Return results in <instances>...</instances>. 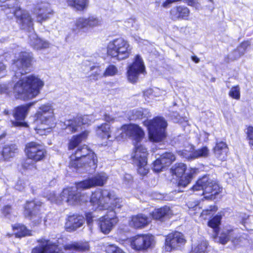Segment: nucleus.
<instances>
[{
    "label": "nucleus",
    "mask_w": 253,
    "mask_h": 253,
    "mask_svg": "<svg viewBox=\"0 0 253 253\" xmlns=\"http://www.w3.org/2000/svg\"><path fill=\"white\" fill-rule=\"evenodd\" d=\"M210 150L208 147L205 146L199 149L192 153V157L197 158L199 157H206L209 156Z\"/></svg>",
    "instance_id": "58836bf2"
},
{
    "label": "nucleus",
    "mask_w": 253,
    "mask_h": 253,
    "mask_svg": "<svg viewBox=\"0 0 253 253\" xmlns=\"http://www.w3.org/2000/svg\"><path fill=\"white\" fill-rule=\"evenodd\" d=\"M242 235L237 229L225 228L221 233L219 237V242L225 244L229 241L234 244H238L242 241Z\"/></svg>",
    "instance_id": "5701e85b"
},
{
    "label": "nucleus",
    "mask_w": 253,
    "mask_h": 253,
    "mask_svg": "<svg viewBox=\"0 0 253 253\" xmlns=\"http://www.w3.org/2000/svg\"><path fill=\"white\" fill-rule=\"evenodd\" d=\"M2 3L0 5L2 9L4 10L7 8L10 9V12L15 15L21 27L26 29L30 32L33 30V21L29 14L26 11L21 10L18 6V0H1Z\"/></svg>",
    "instance_id": "0eeeda50"
},
{
    "label": "nucleus",
    "mask_w": 253,
    "mask_h": 253,
    "mask_svg": "<svg viewBox=\"0 0 253 253\" xmlns=\"http://www.w3.org/2000/svg\"><path fill=\"white\" fill-rule=\"evenodd\" d=\"M145 72V66L142 58L137 55L134 62L131 64L127 70V79L131 83H135L138 79L139 75Z\"/></svg>",
    "instance_id": "6ab92c4d"
},
{
    "label": "nucleus",
    "mask_w": 253,
    "mask_h": 253,
    "mask_svg": "<svg viewBox=\"0 0 253 253\" xmlns=\"http://www.w3.org/2000/svg\"><path fill=\"white\" fill-rule=\"evenodd\" d=\"M191 58H192V60L194 62H195V63H199V61H200V59H199V58L198 57L196 56H192V57H191Z\"/></svg>",
    "instance_id": "e2e57ef3"
},
{
    "label": "nucleus",
    "mask_w": 253,
    "mask_h": 253,
    "mask_svg": "<svg viewBox=\"0 0 253 253\" xmlns=\"http://www.w3.org/2000/svg\"><path fill=\"white\" fill-rule=\"evenodd\" d=\"M175 159L174 155L171 153H166L161 156L153 163V170L160 172L165 167L169 166Z\"/></svg>",
    "instance_id": "b1692460"
},
{
    "label": "nucleus",
    "mask_w": 253,
    "mask_h": 253,
    "mask_svg": "<svg viewBox=\"0 0 253 253\" xmlns=\"http://www.w3.org/2000/svg\"><path fill=\"white\" fill-rule=\"evenodd\" d=\"M131 50L132 47L129 42L122 38L110 41L107 47L108 55L118 60H122L129 57Z\"/></svg>",
    "instance_id": "1a4fd4ad"
},
{
    "label": "nucleus",
    "mask_w": 253,
    "mask_h": 253,
    "mask_svg": "<svg viewBox=\"0 0 253 253\" xmlns=\"http://www.w3.org/2000/svg\"><path fill=\"white\" fill-rule=\"evenodd\" d=\"M126 24H131L132 27H133L134 26V24H135V22L134 20L133 19H129L126 23Z\"/></svg>",
    "instance_id": "0e129e2a"
},
{
    "label": "nucleus",
    "mask_w": 253,
    "mask_h": 253,
    "mask_svg": "<svg viewBox=\"0 0 253 253\" xmlns=\"http://www.w3.org/2000/svg\"><path fill=\"white\" fill-rule=\"evenodd\" d=\"M239 53V51H238V49H236L235 50H234L232 54H233V57H231V59H237L238 58H236V56H237V55Z\"/></svg>",
    "instance_id": "680f3d73"
},
{
    "label": "nucleus",
    "mask_w": 253,
    "mask_h": 253,
    "mask_svg": "<svg viewBox=\"0 0 253 253\" xmlns=\"http://www.w3.org/2000/svg\"><path fill=\"white\" fill-rule=\"evenodd\" d=\"M154 93V91L153 89H148L144 92V95L145 97H147L148 98H151L153 96H155V95L153 94Z\"/></svg>",
    "instance_id": "603ef678"
},
{
    "label": "nucleus",
    "mask_w": 253,
    "mask_h": 253,
    "mask_svg": "<svg viewBox=\"0 0 253 253\" xmlns=\"http://www.w3.org/2000/svg\"><path fill=\"white\" fill-rule=\"evenodd\" d=\"M44 85V82L37 76L29 75L23 77L13 86L15 97L24 100L38 96Z\"/></svg>",
    "instance_id": "7ed1b4c3"
},
{
    "label": "nucleus",
    "mask_w": 253,
    "mask_h": 253,
    "mask_svg": "<svg viewBox=\"0 0 253 253\" xmlns=\"http://www.w3.org/2000/svg\"><path fill=\"white\" fill-rule=\"evenodd\" d=\"M91 75L93 76V79L97 80L98 78L103 77L101 67L99 66H95L90 67Z\"/></svg>",
    "instance_id": "79ce46f5"
},
{
    "label": "nucleus",
    "mask_w": 253,
    "mask_h": 253,
    "mask_svg": "<svg viewBox=\"0 0 253 253\" xmlns=\"http://www.w3.org/2000/svg\"><path fill=\"white\" fill-rule=\"evenodd\" d=\"M32 54L21 52L13 61L11 65L12 70L15 72V76L19 77L27 73L28 68L31 65Z\"/></svg>",
    "instance_id": "ddd939ff"
},
{
    "label": "nucleus",
    "mask_w": 253,
    "mask_h": 253,
    "mask_svg": "<svg viewBox=\"0 0 253 253\" xmlns=\"http://www.w3.org/2000/svg\"><path fill=\"white\" fill-rule=\"evenodd\" d=\"M201 137H203L204 141H207L208 139L209 134L204 131L201 134Z\"/></svg>",
    "instance_id": "052dcab7"
},
{
    "label": "nucleus",
    "mask_w": 253,
    "mask_h": 253,
    "mask_svg": "<svg viewBox=\"0 0 253 253\" xmlns=\"http://www.w3.org/2000/svg\"><path fill=\"white\" fill-rule=\"evenodd\" d=\"M144 132L142 128L138 125L129 124L124 125L118 128L114 136L118 141H121L127 136L135 140L136 144H138L144 137Z\"/></svg>",
    "instance_id": "9b49d317"
},
{
    "label": "nucleus",
    "mask_w": 253,
    "mask_h": 253,
    "mask_svg": "<svg viewBox=\"0 0 253 253\" xmlns=\"http://www.w3.org/2000/svg\"><path fill=\"white\" fill-rule=\"evenodd\" d=\"M118 73V68L114 65H109L103 73L102 76L104 77H113Z\"/></svg>",
    "instance_id": "ea45409f"
},
{
    "label": "nucleus",
    "mask_w": 253,
    "mask_h": 253,
    "mask_svg": "<svg viewBox=\"0 0 253 253\" xmlns=\"http://www.w3.org/2000/svg\"><path fill=\"white\" fill-rule=\"evenodd\" d=\"M189 5L195 6L197 4V0H184Z\"/></svg>",
    "instance_id": "13d9d810"
},
{
    "label": "nucleus",
    "mask_w": 253,
    "mask_h": 253,
    "mask_svg": "<svg viewBox=\"0 0 253 253\" xmlns=\"http://www.w3.org/2000/svg\"><path fill=\"white\" fill-rule=\"evenodd\" d=\"M88 2V0H67L69 5L79 11L85 9L87 6Z\"/></svg>",
    "instance_id": "c9c22d12"
},
{
    "label": "nucleus",
    "mask_w": 253,
    "mask_h": 253,
    "mask_svg": "<svg viewBox=\"0 0 253 253\" xmlns=\"http://www.w3.org/2000/svg\"><path fill=\"white\" fill-rule=\"evenodd\" d=\"M250 42L248 41L243 42L241 44L237 47L239 53L236 56V58H239L243 55L247 47L250 45Z\"/></svg>",
    "instance_id": "c03bdc74"
},
{
    "label": "nucleus",
    "mask_w": 253,
    "mask_h": 253,
    "mask_svg": "<svg viewBox=\"0 0 253 253\" xmlns=\"http://www.w3.org/2000/svg\"><path fill=\"white\" fill-rule=\"evenodd\" d=\"M11 211V208L10 206H6L4 207L3 209V213L5 215H7L8 214L10 213Z\"/></svg>",
    "instance_id": "6e6d98bb"
},
{
    "label": "nucleus",
    "mask_w": 253,
    "mask_h": 253,
    "mask_svg": "<svg viewBox=\"0 0 253 253\" xmlns=\"http://www.w3.org/2000/svg\"><path fill=\"white\" fill-rule=\"evenodd\" d=\"M85 216L87 223L89 225H90L92 223L93 221L95 220V219H94L95 216L91 212L86 213Z\"/></svg>",
    "instance_id": "8fccbe9b"
},
{
    "label": "nucleus",
    "mask_w": 253,
    "mask_h": 253,
    "mask_svg": "<svg viewBox=\"0 0 253 253\" xmlns=\"http://www.w3.org/2000/svg\"><path fill=\"white\" fill-rule=\"evenodd\" d=\"M33 104L34 103H29L19 106L15 109L13 114L15 120L11 121L12 126L15 127H27L28 126L27 124L23 121L27 115L29 109Z\"/></svg>",
    "instance_id": "412c9836"
},
{
    "label": "nucleus",
    "mask_w": 253,
    "mask_h": 253,
    "mask_svg": "<svg viewBox=\"0 0 253 253\" xmlns=\"http://www.w3.org/2000/svg\"><path fill=\"white\" fill-rule=\"evenodd\" d=\"M88 133V131H84L79 135H74L69 141L68 144L69 149L72 150L78 146L80 143L86 139Z\"/></svg>",
    "instance_id": "2f4dec72"
},
{
    "label": "nucleus",
    "mask_w": 253,
    "mask_h": 253,
    "mask_svg": "<svg viewBox=\"0 0 253 253\" xmlns=\"http://www.w3.org/2000/svg\"><path fill=\"white\" fill-rule=\"evenodd\" d=\"M189 9L184 6L173 7L170 10V16L173 20L179 19H187L189 15Z\"/></svg>",
    "instance_id": "a878e982"
},
{
    "label": "nucleus",
    "mask_w": 253,
    "mask_h": 253,
    "mask_svg": "<svg viewBox=\"0 0 253 253\" xmlns=\"http://www.w3.org/2000/svg\"><path fill=\"white\" fill-rule=\"evenodd\" d=\"M132 177L130 174H126L124 176V181L126 184H128L131 182Z\"/></svg>",
    "instance_id": "3c124183"
},
{
    "label": "nucleus",
    "mask_w": 253,
    "mask_h": 253,
    "mask_svg": "<svg viewBox=\"0 0 253 253\" xmlns=\"http://www.w3.org/2000/svg\"><path fill=\"white\" fill-rule=\"evenodd\" d=\"M29 38L30 44L35 49H42L49 46V43L47 41L39 38L35 33H32L29 36Z\"/></svg>",
    "instance_id": "cd10ccee"
},
{
    "label": "nucleus",
    "mask_w": 253,
    "mask_h": 253,
    "mask_svg": "<svg viewBox=\"0 0 253 253\" xmlns=\"http://www.w3.org/2000/svg\"><path fill=\"white\" fill-rule=\"evenodd\" d=\"M25 151L28 158L23 163L22 167L35 173L37 170L36 163L45 157L46 151L42 145L31 142L26 144Z\"/></svg>",
    "instance_id": "423d86ee"
},
{
    "label": "nucleus",
    "mask_w": 253,
    "mask_h": 253,
    "mask_svg": "<svg viewBox=\"0 0 253 253\" xmlns=\"http://www.w3.org/2000/svg\"><path fill=\"white\" fill-rule=\"evenodd\" d=\"M181 0H166L163 3V6L164 7H168L171 3L177 1H181Z\"/></svg>",
    "instance_id": "864d4df0"
},
{
    "label": "nucleus",
    "mask_w": 253,
    "mask_h": 253,
    "mask_svg": "<svg viewBox=\"0 0 253 253\" xmlns=\"http://www.w3.org/2000/svg\"><path fill=\"white\" fill-rule=\"evenodd\" d=\"M110 129V126L107 124H104L97 127L96 134L100 138L103 139H116L114 138L115 135L113 136L111 135Z\"/></svg>",
    "instance_id": "7c9ffc66"
},
{
    "label": "nucleus",
    "mask_w": 253,
    "mask_h": 253,
    "mask_svg": "<svg viewBox=\"0 0 253 253\" xmlns=\"http://www.w3.org/2000/svg\"><path fill=\"white\" fill-rule=\"evenodd\" d=\"M194 191L202 190V194L206 199H212L220 192V187L215 181L209 178L207 176L199 179L192 187Z\"/></svg>",
    "instance_id": "9d476101"
},
{
    "label": "nucleus",
    "mask_w": 253,
    "mask_h": 253,
    "mask_svg": "<svg viewBox=\"0 0 253 253\" xmlns=\"http://www.w3.org/2000/svg\"><path fill=\"white\" fill-rule=\"evenodd\" d=\"M26 186V181L23 179H19L15 185V188L19 191H22Z\"/></svg>",
    "instance_id": "49530a36"
},
{
    "label": "nucleus",
    "mask_w": 253,
    "mask_h": 253,
    "mask_svg": "<svg viewBox=\"0 0 253 253\" xmlns=\"http://www.w3.org/2000/svg\"><path fill=\"white\" fill-rule=\"evenodd\" d=\"M154 242L153 236L149 235H136L130 239V246L136 251L146 250Z\"/></svg>",
    "instance_id": "aec40b11"
},
{
    "label": "nucleus",
    "mask_w": 253,
    "mask_h": 253,
    "mask_svg": "<svg viewBox=\"0 0 253 253\" xmlns=\"http://www.w3.org/2000/svg\"><path fill=\"white\" fill-rule=\"evenodd\" d=\"M186 166L183 163L176 164L172 166L171 169V172L173 174H175L178 177H181L179 181L178 185L179 186L185 187L190 182L193 177L194 174L196 173V169H191L189 170V172H187L186 176L182 177L183 174L186 171Z\"/></svg>",
    "instance_id": "f3484780"
},
{
    "label": "nucleus",
    "mask_w": 253,
    "mask_h": 253,
    "mask_svg": "<svg viewBox=\"0 0 253 253\" xmlns=\"http://www.w3.org/2000/svg\"><path fill=\"white\" fill-rule=\"evenodd\" d=\"M172 214V211L167 206L155 209L151 213L153 218L159 220H162L164 218H169Z\"/></svg>",
    "instance_id": "c756f323"
},
{
    "label": "nucleus",
    "mask_w": 253,
    "mask_h": 253,
    "mask_svg": "<svg viewBox=\"0 0 253 253\" xmlns=\"http://www.w3.org/2000/svg\"><path fill=\"white\" fill-rule=\"evenodd\" d=\"M16 237H21L32 235L31 231L28 230L24 225H17L13 227Z\"/></svg>",
    "instance_id": "e433bc0d"
},
{
    "label": "nucleus",
    "mask_w": 253,
    "mask_h": 253,
    "mask_svg": "<svg viewBox=\"0 0 253 253\" xmlns=\"http://www.w3.org/2000/svg\"><path fill=\"white\" fill-rule=\"evenodd\" d=\"M6 66L2 62H0V74L4 73L6 71Z\"/></svg>",
    "instance_id": "4d7b16f0"
},
{
    "label": "nucleus",
    "mask_w": 253,
    "mask_h": 253,
    "mask_svg": "<svg viewBox=\"0 0 253 253\" xmlns=\"http://www.w3.org/2000/svg\"><path fill=\"white\" fill-rule=\"evenodd\" d=\"M108 178L107 174L104 172L96 173L90 178L78 182L76 187H69L64 189L61 193L57 196L54 192L46 196L51 202L60 204L65 201L69 205L81 204L87 202L89 196L84 193H81L80 189H86L95 186H102L107 182Z\"/></svg>",
    "instance_id": "f03ea898"
},
{
    "label": "nucleus",
    "mask_w": 253,
    "mask_h": 253,
    "mask_svg": "<svg viewBox=\"0 0 253 253\" xmlns=\"http://www.w3.org/2000/svg\"><path fill=\"white\" fill-rule=\"evenodd\" d=\"M130 114L131 115L129 116L130 120L148 118L151 116V114L148 109L143 108L132 110Z\"/></svg>",
    "instance_id": "72a5a7b5"
},
{
    "label": "nucleus",
    "mask_w": 253,
    "mask_h": 253,
    "mask_svg": "<svg viewBox=\"0 0 253 253\" xmlns=\"http://www.w3.org/2000/svg\"><path fill=\"white\" fill-rule=\"evenodd\" d=\"M97 158L95 153L87 146H78L70 157L69 167L78 172L89 171L97 167Z\"/></svg>",
    "instance_id": "20e7f679"
},
{
    "label": "nucleus",
    "mask_w": 253,
    "mask_h": 253,
    "mask_svg": "<svg viewBox=\"0 0 253 253\" xmlns=\"http://www.w3.org/2000/svg\"><path fill=\"white\" fill-rule=\"evenodd\" d=\"M208 245L206 241H202L193 248L192 253H207Z\"/></svg>",
    "instance_id": "a19ab883"
},
{
    "label": "nucleus",
    "mask_w": 253,
    "mask_h": 253,
    "mask_svg": "<svg viewBox=\"0 0 253 253\" xmlns=\"http://www.w3.org/2000/svg\"><path fill=\"white\" fill-rule=\"evenodd\" d=\"M229 96L235 99L239 100L240 98V88L238 85L233 86L230 90Z\"/></svg>",
    "instance_id": "37998d69"
},
{
    "label": "nucleus",
    "mask_w": 253,
    "mask_h": 253,
    "mask_svg": "<svg viewBox=\"0 0 253 253\" xmlns=\"http://www.w3.org/2000/svg\"><path fill=\"white\" fill-rule=\"evenodd\" d=\"M35 128L37 133L41 135H46L51 131L55 125L54 110L50 104L42 105L35 114Z\"/></svg>",
    "instance_id": "39448f33"
},
{
    "label": "nucleus",
    "mask_w": 253,
    "mask_h": 253,
    "mask_svg": "<svg viewBox=\"0 0 253 253\" xmlns=\"http://www.w3.org/2000/svg\"><path fill=\"white\" fill-rule=\"evenodd\" d=\"M104 120L108 123H113L115 121V118L109 115H104Z\"/></svg>",
    "instance_id": "5fc2aeb1"
},
{
    "label": "nucleus",
    "mask_w": 253,
    "mask_h": 253,
    "mask_svg": "<svg viewBox=\"0 0 253 253\" xmlns=\"http://www.w3.org/2000/svg\"><path fill=\"white\" fill-rule=\"evenodd\" d=\"M148 130L149 139L153 142H160L166 137V129L168 124L166 120L162 117H156L151 120H147L143 122Z\"/></svg>",
    "instance_id": "6e6552de"
},
{
    "label": "nucleus",
    "mask_w": 253,
    "mask_h": 253,
    "mask_svg": "<svg viewBox=\"0 0 253 253\" xmlns=\"http://www.w3.org/2000/svg\"><path fill=\"white\" fill-rule=\"evenodd\" d=\"M84 222V218L83 216L73 214L68 216L66 226L70 230H75L81 227Z\"/></svg>",
    "instance_id": "393cba45"
},
{
    "label": "nucleus",
    "mask_w": 253,
    "mask_h": 253,
    "mask_svg": "<svg viewBox=\"0 0 253 253\" xmlns=\"http://www.w3.org/2000/svg\"><path fill=\"white\" fill-rule=\"evenodd\" d=\"M185 242L186 240L181 233L178 232L172 233L166 237L165 249L167 251L170 252L173 249L180 247Z\"/></svg>",
    "instance_id": "4be33fe9"
},
{
    "label": "nucleus",
    "mask_w": 253,
    "mask_h": 253,
    "mask_svg": "<svg viewBox=\"0 0 253 253\" xmlns=\"http://www.w3.org/2000/svg\"><path fill=\"white\" fill-rule=\"evenodd\" d=\"M149 222V218L146 215L138 214L131 217L129 225L135 228H141L147 225Z\"/></svg>",
    "instance_id": "bb28decb"
},
{
    "label": "nucleus",
    "mask_w": 253,
    "mask_h": 253,
    "mask_svg": "<svg viewBox=\"0 0 253 253\" xmlns=\"http://www.w3.org/2000/svg\"><path fill=\"white\" fill-rule=\"evenodd\" d=\"M102 21L98 17L91 15L87 18L80 17L75 21L72 28V31L76 34H81L85 28H94L100 26Z\"/></svg>",
    "instance_id": "4468645a"
},
{
    "label": "nucleus",
    "mask_w": 253,
    "mask_h": 253,
    "mask_svg": "<svg viewBox=\"0 0 253 253\" xmlns=\"http://www.w3.org/2000/svg\"><path fill=\"white\" fill-rule=\"evenodd\" d=\"M107 253H126L121 248L114 245H110L106 248Z\"/></svg>",
    "instance_id": "a18cd8bd"
},
{
    "label": "nucleus",
    "mask_w": 253,
    "mask_h": 253,
    "mask_svg": "<svg viewBox=\"0 0 253 253\" xmlns=\"http://www.w3.org/2000/svg\"><path fill=\"white\" fill-rule=\"evenodd\" d=\"M42 203L40 201L27 202L25 206L24 214L25 217L32 221L34 226H37L42 222V216L39 213Z\"/></svg>",
    "instance_id": "dca6fc26"
},
{
    "label": "nucleus",
    "mask_w": 253,
    "mask_h": 253,
    "mask_svg": "<svg viewBox=\"0 0 253 253\" xmlns=\"http://www.w3.org/2000/svg\"><path fill=\"white\" fill-rule=\"evenodd\" d=\"M95 120L93 115L78 116L73 119L67 120L65 122V129L68 130L69 132H75L82 129L81 126L83 125H90Z\"/></svg>",
    "instance_id": "2eb2a0df"
},
{
    "label": "nucleus",
    "mask_w": 253,
    "mask_h": 253,
    "mask_svg": "<svg viewBox=\"0 0 253 253\" xmlns=\"http://www.w3.org/2000/svg\"><path fill=\"white\" fill-rule=\"evenodd\" d=\"M3 114H4V115H8V114H9V111H8V110H7V109H5V110H4V111H3Z\"/></svg>",
    "instance_id": "69168bd1"
},
{
    "label": "nucleus",
    "mask_w": 253,
    "mask_h": 253,
    "mask_svg": "<svg viewBox=\"0 0 253 253\" xmlns=\"http://www.w3.org/2000/svg\"><path fill=\"white\" fill-rule=\"evenodd\" d=\"M65 250H74L79 252H84L89 250V246L87 242H75L66 245L64 247Z\"/></svg>",
    "instance_id": "f704fd0d"
},
{
    "label": "nucleus",
    "mask_w": 253,
    "mask_h": 253,
    "mask_svg": "<svg viewBox=\"0 0 253 253\" xmlns=\"http://www.w3.org/2000/svg\"><path fill=\"white\" fill-rule=\"evenodd\" d=\"M122 201L113 192L98 190L92 193L90 203L94 210H108L109 212L99 218L97 224L101 231L108 234L118 223L119 219L114 211L122 207Z\"/></svg>",
    "instance_id": "f257e3e1"
},
{
    "label": "nucleus",
    "mask_w": 253,
    "mask_h": 253,
    "mask_svg": "<svg viewBox=\"0 0 253 253\" xmlns=\"http://www.w3.org/2000/svg\"><path fill=\"white\" fill-rule=\"evenodd\" d=\"M228 150L226 143L223 141H220L216 142L214 148V153L216 158L221 161H224L226 159Z\"/></svg>",
    "instance_id": "c85d7f7f"
},
{
    "label": "nucleus",
    "mask_w": 253,
    "mask_h": 253,
    "mask_svg": "<svg viewBox=\"0 0 253 253\" xmlns=\"http://www.w3.org/2000/svg\"><path fill=\"white\" fill-rule=\"evenodd\" d=\"M216 210H217V209H216L215 207H214L213 209L210 208V210H207L205 211H203V212H202V215H207L208 214H210V213H209L210 211H211L212 210L216 211Z\"/></svg>",
    "instance_id": "bf43d9fd"
},
{
    "label": "nucleus",
    "mask_w": 253,
    "mask_h": 253,
    "mask_svg": "<svg viewBox=\"0 0 253 253\" xmlns=\"http://www.w3.org/2000/svg\"><path fill=\"white\" fill-rule=\"evenodd\" d=\"M147 149L143 145L135 144V149L131 154L133 164L137 167L138 172L143 175H146L149 171L147 163Z\"/></svg>",
    "instance_id": "f8f14e48"
},
{
    "label": "nucleus",
    "mask_w": 253,
    "mask_h": 253,
    "mask_svg": "<svg viewBox=\"0 0 253 253\" xmlns=\"http://www.w3.org/2000/svg\"><path fill=\"white\" fill-rule=\"evenodd\" d=\"M18 152V148L15 144L5 145L1 152V156L5 160L13 157Z\"/></svg>",
    "instance_id": "473e14b6"
},
{
    "label": "nucleus",
    "mask_w": 253,
    "mask_h": 253,
    "mask_svg": "<svg viewBox=\"0 0 253 253\" xmlns=\"http://www.w3.org/2000/svg\"><path fill=\"white\" fill-rule=\"evenodd\" d=\"M247 134L249 144L253 146V127L249 126L247 128Z\"/></svg>",
    "instance_id": "de8ad7c7"
},
{
    "label": "nucleus",
    "mask_w": 253,
    "mask_h": 253,
    "mask_svg": "<svg viewBox=\"0 0 253 253\" xmlns=\"http://www.w3.org/2000/svg\"><path fill=\"white\" fill-rule=\"evenodd\" d=\"M10 90V85L9 84H0V93L7 94Z\"/></svg>",
    "instance_id": "09e8293b"
},
{
    "label": "nucleus",
    "mask_w": 253,
    "mask_h": 253,
    "mask_svg": "<svg viewBox=\"0 0 253 253\" xmlns=\"http://www.w3.org/2000/svg\"><path fill=\"white\" fill-rule=\"evenodd\" d=\"M33 13L36 16L37 21L42 23L49 19L53 15L54 12L49 3L41 1L35 6Z\"/></svg>",
    "instance_id": "a211bd4d"
},
{
    "label": "nucleus",
    "mask_w": 253,
    "mask_h": 253,
    "mask_svg": "<svg viewBox=\"0 0 253 253\" xmlns=\"http://www.w3.org/2000/svg\"><path fill=\"white\" fill-rule=\"evenodd\" d=\"M221 216L220 215H216L208 222V225L213 229L215 233V236L217 235V233L219 230L218 226L219 225L221 221Z\"/></svg>",
    "instance_id": "4c0bfd02"
}]
</instances>
